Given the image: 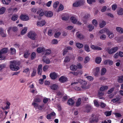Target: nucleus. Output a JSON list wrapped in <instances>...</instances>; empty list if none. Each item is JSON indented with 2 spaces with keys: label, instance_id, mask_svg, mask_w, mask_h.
I'll list each match as a JSON object with an SVG mask.
<instances>
[{
  "label": "nucleus",
  "instance_id": "34",
  "mask_svg": "<svg viewBox=\"0 0 123 123\" xmlns=\"http://www.w3.org/2000/svg\"><path fill=\"white\" fill-rule=\"evenodd\" d=\"M101 60V57H97L96 58L95 61L97 63L99 64L100 63Z\"/></svg>",
  "mask_w": 123,
  "mask_h": 123
},
{
  "label": "nucleus",
  "instance_id": "14",
  "mask_svg": "<svg viewBox=\"0 0 123 123\" xmlns=\"http://www.w3.org/2000/svg\"><path fill=\"white\" fill-rule=\"evenodd\" d=\"M37 51L38 53H40L45 51V49L43 47H39L37 48Z\"/></svg>",
  "mask_w": 123,
  "mask_h": 123
},
{
  "label": "nucleus",
  "instance_id": "38",
  "mask_svg": "<svg viewBox=\"0 0 123 123\" xmlns=\"http://www.w3.org/2000/svg\"><path fill=\"white\" fill-rule=\"evenodd\" d=\"M10 53L11 55L14 54L16 52V50L14 48H11L10 49Z\"/></svg>",
  "mask_w": 123,
  "mask_h": 123
},
{
  "label": "nucleus",
  "instance_id": "48",
  "mask_svg": "<svg viewBox=\"0 0 123 123\" xmlns=\"http://www.w3.org/2000/svg\"><path fill=\"white\" fill-rule=\"evenodd\" d=\"M84 48L85 50L87 52H89L90 51L89 46L87 44H86L84 46Z\"/></svg>",
  "mask_w": 123,
  "mask_h": 123
},
{
  "label": "nucleus",
  "instance_id": "42",
  "mask_svg": "<svg viewBox=\"0 0 123 123\" xmlns=\"http://www.w3.org/2000/svg\"><path fill=\"white\" fill-rule=\"evenodd\" d=\"M88 27L89 28V31H91L92 30L94 29V27L91 24H89L88 26Z\"/></svg>",
  "mask_w": 123,
  "mask_h": 123
},
{
  "label": "nucleus",
  "instance_id": "55",
  "mask_svg": "<svg viewBox=\"0 0 123 123\" xmlns=\"http://www.w3.org/2000/svg\"><path fill=\"white\" fill-rule=\"evenodd\" d=\"M87 79L89 81H93V78L92 76H88L86 77Z\"/></svg>",
  "mask_w": 123,
  "mask_h": 123
},
{
  "label": "nucleus",
  "instance_id": "4",
  "mask_svg": "<svg viewBox=\"0 0 123 123\" xmlns=\"http://www.w3.org/2000/svg\"><path fill=\"white\" fill-rule=\"evenodd\" d=\"M84 3V2L83 0H80L77 1H76L73 4V6L74 7H78L79 6L83 5Z\"/></svg>",
  "mask_w": 123,
  "mask_h": 123
},
{
  "label": "nucleus",
  "instance_id": "25",
  "mask_svg": "<svg viewBox=\"0 0 123 123\" xmlns=\"http://www.w3.org/2000/svg\"><path fill=\"white\" fill-rule=\"evenodd\" d=\"M43 62H45L46 64H49L50 62L49 59L48 58H46L45 56H43Z\"/></svg>",
  "mask_w": 123,
  "mask_h": 123
},
{
  "label": "nucleus",
  "instance_id": "8",
  "mask_svg": "<svg viewBox=\"0 0 123 123\" xmlns=\"http://www.w3.org/2000/svg\"><path fill=\"white\" fill-rule=\"evenodd\" d=\"M72 49V47L70 46H67L63 50V55L64 56L68 52L69 50H71Z\"/></svg>",
  "mask_w": 123,
  "mask_h": 123
},
{
  "label": "nucleus",
  "instance_id": "41",
  "mask_svg": "<svg viewBox=\"0 0 123 123\" xmlns=\"http://www.w3.org/2000/svg\"><path fill=\"white\" fill-rule=\"evenodd\" d=\"M106 71V70L105 68H103L101 69V75H104Z\"/></svg>",
  "mask_w": 123,
  "mask_h": 123
},
{
  "label": "nucleus",
  "instance_id": "45",
  "mask_svg": "<svg viewBox=\"0 0 123 123\" xmlns=\"http://www.w3.org/2000/svg\"><path fill=\"white\" fill-rule=\"evenodd\" d=\"M27 30V27H25L24 29H22L21 32V34L23 35L26 33Z\"/></svg>",
  "mask_w": 123,
  "mask_h": 123
},
{
  "label": "nucleus",
  "instance_id": "10",
  "mask_svg": "<svg viewBox=\"0 0 123 123\" xmlns=\"http://www.w3.org/2000/svg\"><path fill=\"white\" fill-rule=\"evenodd\" d=\"M90 17V15L86 13L85 14L82 18V20L85 24L87 23L88 18Z\"/></svg>",
  "mask_w": 123,
  "mask_h": 123
},
{
  "label": "nucleus",
  "instance_id": "12",
  "mask_svg": "<svg viewBox=\"0 0 123 123\" xmlns=\"http://www.w3.org/2000/svg\"><path fill=\"white\" fill-rule=\"evenodd\" d=\"M5 104L6 106L4 107H2L1 108L3 110H5L9 109L10 108V105L11 104L10 102L8 101H7L6 102Z\"/></svg>",
  "mask_w": 123,
  "mask_h": 123
},
{
  "label": "nucleus",
  "instance_id": "36",
  "mask_svg": "<svg viewBox=\"0 0 123 123\" xmlns=\"http://www.w3.org/2000/svg\"><path fill=\"white\" fill-rule=\"evenodd\" d=\"M108 88V87L107 86H103L100 87V90L101 91H103L105 90H107Z\"/></svg>",
  "mask_w": 123,
  "mask_h": 123
},
{
  "label": "nucleus",
  "instance_id": "9",
  "mask_svg": "<svg viewBox=\"0 0 123 123\" xmlns=\"http://www.w3.org/2000/svg\"><path fill=\"white\" fill-rule=\"evenodd\" d=\"M68 78L64 76H62L59 79V80L61 83H64L68 81Z\"/></svg>",
  "mask_w": 123,
  "mask_h": 123
},
{
  "label": "nucleus",
  "instance_id": "63",
  "mask_svg": "<svg viewBox=\"0 0 123 123\" xmlns=\"http://www.w3.org/2000/svg\"><path fill=\"white\" fill-rule=\"evenodd\" d=\"M93 102L94 105L95 106L97 107L99 106V104L98 103V102L96 101V100H94Z\"/></svg>",
  "mask_w": 123,
  "mask_h": 123
},
{
  "label": "nucleus",
  "instance_id": "5",
  "mask_svg": "<svg viewBox=\"0 0 123 123\" xmlns=\"http://www.w3.org/2000/svg\"><path fill=\"white\" fill-rule=\"evenodd\" d=\"M20 19L22 21H27L29 19L28 16L26 15L22 14L19 17Z\"/></svg>",
  "mask_w": 123,
  "mask_h": 123
},
{
  "label": "nucleus",
  "instance_id": "39",
  "mask_svg": "<svg viewBox=\"0 0 123 123\" xmlns=\"http://www.w3.org/2000/svg\"><path fill=\"white\" fill-rule=\"evenodd\" d=\"M30 53L29 52V51L27 50L26 52H25L23 56L25 58H27L29 55Z\"/></svg>",
  "mask_w": 123,
  "mask_h": 123
},
{
  "label": "nucleus",
  "instance_id": "44",
  "mask_svg": "<svg viewBox=\"0 0 123 123\" xmlns=\"http://www.w3.org/2000/svg\"><path fill=\"white\" fill-rule=\"evenodd\" d=\"M76 46L79 49L82 48L83 47V45L81 43H76Z\"/></svg>",
  "mask_w": 123,
  "mask_h": 123
},
{
  "label": "nucleus",
  "instance_id": "29",
  "mask_svg": "<svg viewBox=\"0 0 123 123\" xmlns=\"http://www.w3.org/2000/svg\"><path fill=\"white\" fill-rule=\"evenodd\" d=\"M70 19L71 21L74 24H75L77 22V20L74 17H71Z\"/></svg>",
  "mask_w": 123,
  "mask_h": 123
},
{
  "label": "nucleus",
  "instance_id": "31",
  "mask_svg": "<svg viewBox=\"0 0 123 123\" xmlns=\"http://www.w3.org/2000/svg\"><path fill=\"white\" fill-rule=\"evenodd\" d=\"M117 13L119 15H122L123 14V9L122 8H120L117 11Z\"/></svg>",
  "mask_w": 123,
  "mask_h": 123
},
{
  "label": "nucleus",
  "instance_id": "49",
  "mask_svg": "<svg viewBox=\"0 0 123 123\" xmlns=\"http://www.w3.org/2000/svg\"><path fill=\"white\" fill-rule=\"evenodd\" d=\"M111 112L112 111H106L105 112V114L106 116H108L111 115Z\"/></svg>",
  "mask_w": 123,
  "mask_h": 123
},
{
  "label": "nucleus",
  "instance_id": "3",
  "mask_svg": "<svg viewBox=\"0 0 123 123\" xmlns=\"http://www.w3.org/2000/svg\"><path fill=\"white\" fill-rule=\"evenodd\" d=\"M37 34L34 31H30L28 33V36L31 39L35 40L37 38Z\"/></svg>",
  "mask_w": 123,
  "mask_h": 123
},
{
  "label": "nucleus",
  "instance_id": "30",
  "mask_svg": "<svg viewBox=\"0 0 123 123\" xmlns=\"http://www.w3.org/2000/svg\"><path fill=\"white\" fill-rule=\"evenodd\" d=\"M7 52V48H4L2 49L0 51V54H2L3 53H6Z\"/></svg>",
  "mask_w": 123,
  "mask_h": 123
},
{
  "label": "nucleus",
  "instance_id": "32",
  "mask_svg": "<svg viewBox=\"0 0 123 123\" xmlns=\"http://www.w3.org/2000/svg\"><path fill=\"white\" fill-rule=\"evenodd\" d=\"M117 31L120 34L123 33V29L122 28L119 27H117L116 28Z\"/></svg>",
  "mask_w": 123,
  "mask_h": 123
},
{
  "label": "nucleus",
  "instance_id": "13",
  "mask_svg": "<svg viewBox=\"0 0 123 123\" xmlns=\"http://www.w3.org/2000/svg\"><path fill=\"white\" fill-rule=\"evenodd\" d=\"M42 65L40 64L39 65L37 68V74H38L41 75L42 72Z\"/></svg>",
  "mask_w": 123,
  "mask_h": 123
},
{
  "label": "nucleus",
  "instance_id": "62",
  "mask_svg": "<svg viewBox=\"0 0 123 123\" xmlns=\"http://www.w3.org/2000/svg\"><path fill=\"white\" fill-rule=\"evenodd\" d=\"M58 41L57 39L53 40L51 42L52 44H56L58 43Z\"/></svg>",
  "mask_w": 123,
  "mask_h": 123
},
{
  "label": "nucleus",
  "instance_id": "58",
  "mask_svg": "<svg viewBox=\"0 0 123 123\" xmlns=\"http://www.w3.org/2000/svg\"><path fill=\"white\" fill-rule=\"evenodd\" d=\"M120 98H114L111 101L113 103H116L120 100Z\"/></svg>",
  "mask_w": 123,
  "mask_h": 123
},
{
  "label": "nucleus",
  "instance_id": "21",
  "mask_svg": "<svg viewBox=\"0 0 123 123\" xmlns=\"http://www.w3.org/2000/svg\"><path fill=\"white\" fill-rule=\"evenodd\" d=\"M68 104L70 105H73L74 103V102L72 98H70L68 100Z\"/></svg>",
  "mask_w": 123,
  "mask_h": 123
},
{
  "label": "nucleus",
  "instance_id": "40",
  "mask_svg": "<svg viewBox=\"0 0 123 123\" xmlns=\"http://www.w3.org/2000/svg\"><path fill=\"white\" fill-rule=\"evenodd\" d=\"M99 70L100 69L99 67H97L96 68V70L94 74V75L95 76H98Z\"/></svg>",
  "mask_w": 123,
  "mask_h": 123
},
{
  "label": "nucleus",
  "instance_id": "20",
  "mask_svg": "<svg viewBox=\"0 0 123 123\" xmlns=\"http://www.w3.org/2000/svg\"><path fill=\"white\" fill-rule=\"evenodd\" d=\"M109 30L107 28H104L100 30L99 31V33L101 34H103L106 32V34H107L108 32L109 31Z\"/></svg>",
  "mask_w": 123,
  "mask_h": 123
},
{
  "label": "nucleus",
  "instance_id": "1",
  "mask_svg": "<svg viewBox=\"0 0 123 123\" xmlns=\"http://www.w3.org/2000/svg\"><path fill=\"white\" fill-rule=\"evenodd\" d=\"M10 67L11 69L14 71H17L19 69L18 66L19 63L17 62L11 61H10Z\"/></svg>",
  "mask_w": 123,
  "mask_h": 123
},
{
  "label": "nucleus",
  "instance_id": "19",
  "mask_svg": "<svg viewBox=\"0 0 123 123\" xmlns=\"http://www.w3.org/2000/svg\"><path fill=\"white\" fill-rule=\"evenodd\" d=\"M92 109V106L89 105H87L86 106V109L87 112H90Z\"/></svg>",
  "mask_w": 123,
  "mask_h": 123
},
{
  "label": "nucleus",
  "instance_id": "60",
  "mask_svg": "<svg viewBox=\"0 0 123 123\" xmlns=\"http://www.w3.org/2000/svg\"><path fill=\"white\" fill-rule=\"evenodd\" d=\"M100 38L101 40H104L106 38V36L105 34H103L100 36Z\"/></svg>",
  "mask_w": 123,
  "mask_h": 123
},
{
  "label": "nucleus",
  "instance_id": "16",
  "mask_svg": "<svg viewBox=\"0 0 123 123\" xmlns=\"http://www.w3.org/2000/svg\"><path fill=\"white\" fill-rule=\"evenodd\" d=\"M0 35L3 37H6V33L4 32L3 29L1 28H0Z\"/></svg>",
  "mask_w": 123,
  "mask_h": 123
},
{
  "label": "nucleus",
  "instance_id": "35",
  "mask_svg": "<svg viewBox=\"0 0 123 123\" xmlns=\"http://www.w3.org/2000/svg\"><path fill=\"white\" fill-rule=\"evenodd\" d=\"M6 8L4 7H2L0 9V14H3L5 12Z\"/></svg>",
  "mask_w": 123,
  "mask_h": 123
},
{
  "label": "nucleus",
  "instance_id": "53",
  "mask_svg": "<svg viewBox=\"0 0 123 123\" xmlns=\"http://www.w3.org/2000/svg\"><path fill=\"white\" fill-rule=\"evenodd\" d=\"M64 9V7L62 4L60 5L59 8L58 9L57 12H59L60 11Z\"/></svg>",
  "mask_w": 123,
  "mask_h": 123
},
{
  "label": "nucleus",
  "instance_id": "23",
  "mask_svg": "<svg viewBox=\"0 0 123 123\" xmlns=\"http://www.w3.org/2000/svg\"><path fill=\"white\" fill-rule=\"evenodd\" d=\"M58 87V86L57 85L55 84H53L50 86L51 89L53 90H56Z\"/></svg>",
  "mask_w": 123,
  "mask_h": 123
},
{
  "label": "nucleus",
  "instance_id": "43",
  "mask_svg": "<svg viewBox=\"0 0 123 123\" xmlns=\"http://www.w3.org/2000/svg\"><path fill=\"white\" fill-rule=\"evenodd\" d=\"M106 22L104 21H103L102 23L99 25L100 27L102 28L104 27L106 25Z\"/></svg>",
  "mask_w": 123,
  "mask_h": 123
},
{
  "label": "nucleus",
  "instance_id": "56",
  "mask_svg": "<svg viewBox=\"0 0 123 123\" xmlns=\"http://www.w3.org/2000/svg\"><path fill=\"white\" fill-rule=\"evenodd\" d=\"M5 67L6 65L4 64H2L0 65V71Z\"/></svg>",
  "mask_w": 123,
  "mask_h": 123
},
{
  "label": "nucleus",
  "instance_id": "47",
  "mask_svg": "<svg viewBox=\"0 0 123 123\" xmlns=\"http://www.w3.org/2000/svg\"><path fill=\"white\" fill-rule=\"evenodd\" d=\"M31 58L32 60H33L35 58L36 56V54L35 52H33L31 53Z\"/></svg>",
  "mask_w": 123,
  "mask_h": 123
},
{
  "label": "nucleus",
  "instance_id": "22",
  "mask_svg": "<svg viewBox=\"0 0 123 123\" xmlns=\"http://www.w3.org/2000/svg\"><path fill=\"white\" fill-rule=\"evenodd\" d=\"M18 16L16 14H14L12 16L11 20L12 21H15L18 19Z\"/></svg>",
  "mask_w": 123,
  "mask_h": 123
},
{
  "label": "nucleus",
  "instance_id": "54",
  "mask_svg": "<svg viewBox=\"0 0 123 123\" xmlns=\"http://www.w3.org/2000/svg\"><path fill=\"white\" fill-rule=\"evenodd\" d=\"M46 53L45 54L46 55H49L51 52V50L50 49H47L46 50Z\"/></svg>",
  "mask_w": 123,
  "mask_h": 123
},
{
  "label": "nucleus",
  "instance_id": "64",
  "mask_svg": "<svg viewBox=\"0 0 123 123\" xmlns=\"http://www.w3.org/2000/svg\"><path fill=\"white\" fill-rule=\"evenodd\" d=\"M61 33L60 32H58L55 34L54 37H55L57 38L60 35Z\"/></svg>",
  "mask_w": 123,
  "mask_h": 123
},
{
  "label": "nucleus",
  "instance_id": "26",
  "mask_svg": "<svg viewBox=\"0 0 123 123\" xmlns=\"http://www.w3.org/2000/svg\"><path fill=\"white\" fill-rule=\"evenodd\" d=\"M98 121V118L95 117L90 119V122L93 123L94 122H97Z\"/></svg>",
  "mask_w": 123,
  "mask_h": 123
},
{
  "label": "nucleus",
  "instance_id": "57",
  "mask_svg": "<svg viewBox=\"0 0 123 123\" xmlns=\"http://www.w3.org/2000/svg\"><path fill=\"white\" fill-rule=\"evenodd\" d=\"M92 24L95 26H97L98 25L97 21L95 19H94L92 20Z\"/></svg>",
  "mask_w": 123,
  "mask_h": 123
},
{
  "label": "nucleus",
  "instance_id": "46",
  "mask_svg": "<svg viewBox=\"0 0 123 123\" xmlns=\"http://www.w3.org/2000/svg\"><path fill=\"white\" fill-rule=\"evenodd\" d=\"M118 81L120 83L123 82V75L119 77Z\"/></svg>",
  "mask_w": 123,
  "mask_h": 123
},
{
  "label": "nucleus",
  "instance_id": "61",
  "mask_svg": "<svg viewBox=\"0 0 123 123\" xmlns=\"http://www.w3.org/2000/svg\"><path fill=\"white\" fill-rule=\"evenodd\" d=\"M87 2L88 3L91 4L93 2H96L95 0H87Z\"/></svg>",
  "mask_w": 123,
  "mask_h": 123
},
{
  "label": "nucleus",
  "instance_id": "11",
  "mask_svg": "<svg viewBox=\"0 0 123 123\" xmlns=\"http://www.w3.org/2000/svg\"><path fill=\"white\" fill-rule=\"evenodd\" d=\"M41 101V97L39 95H37L34 99V102L32 103H40Z\"/></svg>",
  "mask_w": 123,
  "mask_h": 123
},
{
  "label": "nucleus",
  "instance_id": "37",
  "mask_svg": "<svg viewBox=\"0 0 123 123\" xmlns=\"http://www.w3.org/2000/svg\"><path fill=\"white\" fill-rule=\"evenodd\" d=\"M11 1V0H2V1L3 4L6 5H8Z\"/></svg>",
  "mask_w": 123,
  "mask_h": 123
},
{
  "label": "nucleus",
  "instance_id": "7",
  "mask_svg": "<svg viewBox=\"0 0 123 123\" xmlns=\"http://www.w3.org/2000/svg\"><path fill=\"white\" fill-rule=\"evenodd\" d=\"M49 76L51 79L55 80L57 77V74L55 72H52L50 74Z\"/></svg>",
  "mask_w": 123,
  "mask_h": 123
},
{
  "label": "nucleus",
  "instance_id": "51",
  "mask_svg": "<svg viewBox=\"0 0 123 123\" xmlns=\"http://www.w3.org/2000/svg\"><path fill=\"white\" fill-rule=\"evenodd\" d=\"M33 71L31 74V77H34L36 75V74L37 73V70H36L35 69H33Z\"/></svg>",
  "mask_w": 123,
  "mask_h": 123
},
{
  "label": "nucleus",
  "instance_id": "33",
  "mask_svg": "<svg viewBox=\"0 0 123 123\" xmlns=\"http://www.w3.org/2000/svg\"><path fill=\"white\" fill-rule=\"evenodd\" d=\"M107 34L108 36L110 38H112L114 36L113 33L112 31H110L109 30Z\"/></svg>",
  "mask_w": 123,
  "mask_h": 123
},
{
  "label": "nucleus",
  "instance_id": "50",
  "mask_svg": "<svg viewBox=\"0 0 123 123\" xmlns=\"http://www.w3.org/2000/svg\"><path fill=\"white\" fill-rule=\"evenodd\" d=\"M59 3V2L58 1H56L54 2L53 6V7L54 8L56 9Z\"/></svg>",
  "mask_w": 123,
  "mask_h": 123
},
{
  "label": "nucleus",
  "instance_id": "24",
  "mask_svg": "<svg viewBox=\"0 0 123 123\" xmlns=\"http://www.w3.org/2000/svg\"><path fill=\"white\" fill-rule=\"evenodd\" d=\"M70 68L72 70L74 71H75L77 69V66L74 65H72L70 66Z\"/></svg>",
  "mask_w": 123,
  "mask_h": 123
},
{
  "label": "nucleus",
  "instance_id": "28",
  "mask_svg": "<svg viewBox=\"0 0 123 123\" xmlns=\"http://www.w3.org/2000/svg\"><path fill=\"white\" fill-rule=\"evenodd\" d=\"M81 99L80 98H79L76 103L75 106L76 107L79 106L81 103Z\"/></svg>",
  "mask_w": 123,
  "mask_h": 123
},
{
  "label": "nucleus",
  "instance_id": "2",
  "mask_svg": "<svg viewBox=\"0 0 123 123\" xmlns=\"http://www.w3.org/2000/svg\"><path fill=\"white\" fill-rule=\"evenodd\" d=\"M118 48L117 47H115L110 49L109 47H107L105 48L106 51L109 54H112L115 52L118 49Z\"/></svg>",
  "mask_w": 123,
  "mask_h": 123
},
{
  "label": "nucleus",
  "instance_id": "59",
  "mask_svg": "<svg viewBox=\"0 0 123 123\" xmlns=\"http://www.w3.org/2000/svg\"><path fill=\"white\" fill-rule=\"evenodd\" d=\"M90 58L88 56H86L85 57L84 61V63H87L89 61Z\"/></svg>",
  "mask_w": 123,
  "mask_h": 123
},
{
  "label": "nucleus",
  "instance_id": "18",
  "mask_svg": "<svg viewBox=\"0 0 123 123\" xmlns=\"http://www.w3.org/2000/svg\"><path fill=\"white\" fill-rule=\"evenodd\" d=\"M108 63L110 65H112L113 64V62L112 61L110 60H106L104 61V64L107 65Z\"/></svg>",
  "mask_w": 123,
  "mask_h": 123
},
{
  "label": "nucleus",
  "instance_id": "52",
  "mask_svg": "<svg viewBox=\"0 0 123 123\" xmlns=\"http://www.w3.org/2000/svg\"><path fill=\"white\" fill-rule=\"evenodd\" d=\"M70 61V59L68 56H67L65 57L64 59V62H67Z\"/></svg>",
  "mask_w": 123,
  "mask_h": 123
},
{
  "label": "nucleus",
  "instance_id": "27",
  "mask_svg": "<svg viewBox=\"0 0 123 123\" xmlns=\"http://www.w3.org/2000/svg\"><path fill=\"white\" fill-rule=\"evenodd\" d=\"M78 38H80V40L83 39L84 38V36L82 34L77 32L76 34Z\"/></svg>",
  "mask_w": 123,
  "mask_h": 123
},
{
  "label": "nucleus",
  "instance_id": "15",
  "mask_svg": "<svg viewBox=\"0 0 123 123\" xmlns=\"http://www.w3.org/2000/svg\"><path fill=\"white\" fill-rule=\"evenodd\" d=\"M45 23L46 22L45 20H42L37 22V25L38 26H42L44 25Z\"/></svg>",
  "mask_w": 123,
  "mask_h": 123
},
{
  "label": "nucleus",
  "instance_id": "6",
  "mask_svg": "<svg viewBox=\"0 0 123 123\" xmlns=\"http://www.w3.org/2000/svg\"><path fill=\"white\" fill-rule=\"evenodd\" d=\"M32 105L33 106L34 108L36 109H38L40 110H41L43 109V107L44 106V105L43 104L42 105H39L38 104L35 103H32Z\"/></svg>",
  "mask_w": 123,
  "mask_h": 123
},
{
  "label": "nucleus",
  "instance_id": "17",
  "mask_svg": "<svg viewBox=\"0 0 123 123\" xmlns=\"http://www.w3.org/2000/svg\"><path fill=\"white\" fill-rule=\"evenodd\" d=\"M53 15V12L51 11L47 12L45 13V16L48 17H51Z\"/></svg>",
  "mask_w": 123,
  "mask_h": 123
}]
</instances>
